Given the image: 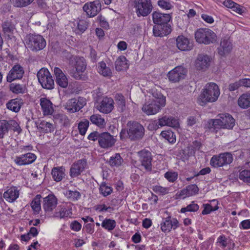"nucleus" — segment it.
<instances>
[{"mask_svg":"<svg viewBox=\"0 0 250 250\" xmlns=\"http://www.w3.org/2000/svg\"><path fill=\"white\" fill-rule=\"evenodd\" d=\"M87 138L90 141L97 140L99 146L104 149H109L113 147L117 141L115 136L107 131H93L88 135Z\"/></svg>","mask_w":250,"mask_h":250,"instance_id":"1","label":"nucleus"},{"mask_svg":"<svg viewBox=\"0 0 250 250\" xmlns=\"http://www.w3.org/2000/svg\"><path fill=\"white\" fill-rule=\"evenodd\" d=\"M220 95L218 85L214 83L206 84L203 92L200 94L198 100L200 104H206L208 102L216 101Z\"/></svg>","mask_w":250,"mask_h":250,"instance_id":"2","label":"nucleus"},{"mask_svg":"<svg viewBox=\"0 0 250 250\" xmlns=\"http://www.w3.org/2000/svg\"><path fill=\"white\" fill-rule=\"evenodd\" d=\"M24 40L27 48L33 52H36L42 50L46 45L45 40L39 34H28Z\"/></svg>","mask_w":250,"mask_h":250,"instance_id":"3","label":"nucleus"},{"mask_svg":"<svg viewBox=\"0 0 250 250\" xmlns=\"http://www.w3.org/2000/svg\"><path fill=\"white\" fill-rule=\"evenodd\" d=\"M196 41L199 43L209 44L217 40L216 34L211 29L201 28L197 29L194 34Z\"/></svg>","mask_w":250,"mask_h":250,"instance_id":"4","label":"nucleus"},{"mask_svg":"<svg viewBox=\"0 0 250 250\" xmlns=\"http://www.w3.org/2000/svg\"><path fill=\"white\" fill-rule=\"evenodd\" d=\"M132 4L135 9L138 17H146L152 11L153 5L151 0H132Z\"/></svg>","mask_w":250,"mask_h":250,"instance_id":"5","label":"nucleus"},{"mask_svg":"<svg viewBox=\"0 0 250 250\" xmlns=\"http://www.w3.org/2000/svg\"><path fill=\"white\" fill-rule=\"evenodd\" d=\"M233 160L232 155L230 153L225 152L213 155L210 159V165L213 167L218 168L230 164Z\"/></svg>","mask_w":250,"mask_h":250,"instance_id":"6","label":"nucleus"},{"mask_svg":"<svg viewBox=\"0 0 250 250\" xmlns=\"http://www.w3.org/2000/svg\"><path fill=\"white\" fill-rule=\"evenodd\" d=\"M37 77L39 82L43 88L47 89L54 88V80L47 68H41L37 73Z\"/></svg>","mask_w":250,"mask_h":250,"instance_id":"7","label":"nucleus"},{"mask_svg":"<svg viewBox=\"0 0 250 250\" xmlns=\"http://www.w3.org/2000/svg\"><path fill=\"white\" fill-rule=\"evenodd\" d=\"M128 138L132 141L141 139L145 134V128L140 123L136 122L128 123Z\"/></svg>","mask_w":250,"mask_h":250,"instance_id":"8","label":"nucleus"},{"mask_svg":"<svg viewBox=\"0 0 250 250\" xmlns=\"http://www.w3.org/2000/svg\"><path fill=\"white\" fill-rule=\"evenodd\" d=\"M86 64L83 58H77L75 67L69 70V74L76 80H81L83 73L85 71Z\"/></svg>","mask_w":250,"mask_h":250,"instance_id":"9","label":"nucleus"},{"mask_svg":"<svg viewBox=\"0 0 250 250\" xmlns=\"http://www.w3.org/2000/svg\"><path fill=\"white\" fill-rule=\"evenodd\" d=\"M85 104V99L79 97L78 98H72L68 100L65 108L69 112L75 113L82 109Z\"/></svg>","mask_w":250,"mask_h":250,"instance_id":"10","label":"nucleus"},{"mask_svg":"<svg viewBox=\"0 0 250 250\" xmlns=\"http://www.w3.org/2000/svg\"><path fill=\"white\" fill-rule=\"evenodd\" d=\"M139 157V161L141 166L146 170L150 171L152 170V155L151 152L147 150L143 149L138 152Z\"/></svg>","mask_w":250,"mask_h":250,"instance_id":"11","label":"nucleus"},{"mask_svg":"<svg viewBox=\"0 0 250 250\" xmlns=\"http://www.w3.org/2000/svg\"><path fill=\"white\" fill-rule=\"evenodd\" d=\"M101 3L99 0L90 1L85 3L83 10L89 18L96 16L101 10Z\"/></svg>","mask_w":250,"mask_h":250,"instance_id":"12","label":"nucleus"},{"mask_svg":"<svg viewBox=\"0 0 250 250\" xmlns=\"http://www.w3.org/2000/svg\"><path fill=\"white\" fill-rule=\"evenodd\" d=\"M187 73L186 69L182 66H178L170 71L167 77L170 82L176 83L185 79Z\"/></svg>","mask_w":250,"mask_h":250,"instance_id":"13","label":"nucleus"},{"mask_svg":"<svg viewBox=\"0 0 250 250\" xmlns=\"http://www.w3.org/2000/svg\"><path fill=\"white\" fill-rule=\"evenodd\" d=\"M58 200L53 194H49L43 198L42 208L46 213L49 214L56 208Z\"/></svg>","mask_w":250,"mask_h":250,"instance_id":"14","label":"nucleus"},{"mask_svg":"<svg viewBox=\"0 0 250 250\" xmlns=\"http://www.w3.org/2000/svg\"><path fill=\"white\" fill-rule=\"evenodd\" d=\"M87 166V161L82 159L74 163L70 169V176L71 178L76 177L80 175Z\"/></svg>","mask_w":250,"mask_h":250,"instance_id":"15","label":"nucleus"},{"mask_svg":"<svg viewBox=\"0 0 250 250\" xmlns=\"http://www.w3.org/2000/svg\"><path fill=\"white\" fill-rule=\"evenodd\" d=\"M217 121L219 127L227 129H232L235 122V119L228 113L221 115Z\"/></svg>","mask_w":250,"mask_h":250,"instance_id":"16","label":"nucleus"},{"mask_svg":"<svg viewBox=\"0 0 250 250\" xmlns=\"http://www.w3.org/2000/svg\"><path fill=\"white\" fill-rule=\"evenodd\" d=\"M211 60V58L206 54H199L195 62V66L198 70L205 71L210 66Z\"/></svg>","mask_w":250,"mask_h":250,"instance_id":"17","label":"nucleus"},{"mask_svg":"<svg viewBox=\"0 0 250 250\" xmlns=\"http://www.w3.org/2000/svg\"><path fill=\"white\" fill-rule=\"evenodd\" d=\"M24 71L22 66L19 64L15 65L7 76V81L11 83L16 79L22 78Z\"/></svg>","mask_w":250,"mask_h":250,"instance_id":"18","label":"nucleus"},{"mask_svg":"<svg viewBox=\"0 0 250 250\" xmlns=\"http://www.w3.org/2000/svg\"><path fill=\"white\" fill-rule=\"evenodd\" d=\"M179 227V222L176 218H171L168 216L163 219L161 224V229L164 232H169L172 229H175Z\"/></svg>","mask_w":250,"mask_h":250,"instance_id":"19","label":"nucleus"},{"mask_svg":"<svg viewBox=\"0 0 250 250\" xmlns=\"http://www.w3.org/2000/svg\"><path fill=\"white\" fill-rule=\"evenodd\" d=\"M36 159V156L34 153L28 152L16 157L14 162L18 166L27 165L32 164Z\"/></svg>","mask_w":250,"mask_h":250,"instance_id":"20","label":"nucleus"},{"mask_svg":"<svg viewBox=\"0 0 250 250\" xmlns=\"http://www.w3.org/2000/svg\"><path fill=\"white\" fill-rule=\"evenodd\" d=\"M114 101L111 98L104 97L97 106V109L101 112L109 113L114 108Z\"/></svg>","mask_w":250,"mask_h":250,"instance_id":"21","label":"nucleus"},{"mask_svg":"<svg viewBox=\"0 0 250 250\" xmlns=\"http://www.w3.org/2000/svg\"><path fill=\"white\" fill-rule=\"evenodd\" d=\"M171 32V26L168 23L155 25L153 28V33L155 37H163Z\"/></svg>","mask_w":250,"mask_h":250,"instance_id":"22","label":"nucleus"},{"mask_svg":"<svg viewBox=\"0 0 250 250\" xmlns=\"http://www.w3.org/2000/svg\"><path fill=\"white\" fill-rule=\"evenodd\" d=\"M162 107L163 106L155 101L150 100L143 106L142 110L148 115H154L158 113Z\"/></svg>","mask_w":250,"mask_h":250,"instance_id":"23","label":"nucleus"},{"mask_svg":"<svg viewBox=\"0 0 250 250\" xmlns=\"http://www.w3.org/2000/svg\"><path fill=\"white\" fill-rule=\"evenodd\" d=\"M54 73L56 77L57 84L62 88H66L68 86V81L62 71L60 68L55 67Z\"/></svg>","mask_w":250,"mask_h":250,"instance_id":"24","label":"nucleus"},{"mask_svg":"<svg viewBox=\"0 0 250 250\" xmlns=\"http://www.w3.org/2000/svg\"><path fill=\"white\" fill-rule=\"evenodd\" d=\"M1 27L4 36L7 39H11L13 37L15 25L11 20H5L2 22Z\"/></svg>","mask_w":250,"mask_h":250,"instance_id":"25","label":"nucleus"},{"mask_svg":"<svg viewBox=\"0 0 250 250\" xmlns=\"http://www.w3.org/2000/svg\"><path fill=\"white\" fill-rule=\"evenodd\" d=\"M176 46L181 51H188L192 49L193 44L188 38L184 36H178L176 40Z\"/></svg>","mask_w":250,"mask_h":250,"instance_id":"26","label":"nucleus"},{"mask_svg":"<svg viewBox=\"0 0 250 250\" xmlns=\"http://www.w3.org/2000/svg\"><path fill=\"white\" fill-rule=\"evenodd\" d=\"M160 127L168 126L172 127H177L179 126L177 119L172 116H163L158 119Z\"/></svg>","mask_w":250,"mask_h":250,"instance_id":"27","label":"nucleus"},{"mask_svg":"<svg viewBox=\"0 0 250 250\" xmlns=\"http://www.w3.org/2000/svg\"><path fill=\"white\" fill-rule=\"evenodd\" d=\"M170 19L169 14H163L156 11L152 14L153 21L156 25L168 23Z\"/></svg>","mask_w":250,"mask_h":250,"instance_id":"28","label":"nucleus"},{"mask_svg":"<svg viewBox=\"0 0 250 250\" xmlns=\"http://www.w3.org/2000/svg\"><path fill=\"white\" fill-rule=\"evenodd\" d=\"M40 102L42 111L44 115H51L53 113V104L50 100L46 98H41Z\"/></svg>","mask_w":250,"mask_h":250,"instance_id":"29","label":"nucleus"},{"mask_svg":"<svg viewBox=\"0 0 250 250\" xmlns=\"http://www.w3.org/2000/svg\"><path fill=\"white\" fill-rule=\"evenodd\" d=\"M19 190L16 187L10 188L3 193V197L9 202H14L19 197Z\"/></svg>","mask_w":250,"mask_h":250,"instance_id":"30","label":"nucleus"},{"mask_svg":"<svg viewBox=\"0 0 250 250\" xmlns=\"http://www.w3.org/2000/svg\"><path fill=\"white\" fill-rule=\"evenodd\" d=\"M23 104L21 99L16 98L9 101L6 104V107L8 109L17 113L20 110Z\"/></svg>","mask_w":250,"mask_h":250,"instance_id":"31","label":"nucleus"},{"mask_svg":"<svg viewBox=\"0 0 250 250\" xmlns=\"http://www.w3.org/2000/svg\"><path fill=\"white\" fill-rule=\"evenodd\" d=\"M51 174L54 181L57 182H60L65 176V168L63 167H53L52 169Z\"/></svg>","mask_w":250,"mask_h":250,"instance_id":"32","label":"nucleus"},{"mask_svg":"<svg viewBox=\"0 0 250 250\" xmlns=\"http://www.w3.org/2000/svg\"><path fill=\"white\" fill-rule=\"evenodd\" d=\"M232 49V45L229 41L227 39H222L220 46L218 48V53L223 56L229 53Z\"/></svg>","mask_w":250,"mask_h":250,"instance_id":"33","label":"nucleus"},{"mask_svg":"<svg viewBox=\"0 0 250 250\" xmlns=\"http://www.w3.org/2000/svg\"><path fill=\"white\" fill-rule=\"evenodd\" d=\"M89 120L93 125L99 128H104L105 126L106 122L104 118L100 114H93L89 117Z\"/></svg>","mask_w":250,"mask_h":250,"instance_id":"34","label":"nucleus"},{"mask_svg":"<svg viewBox=\"0 0 250 250\" xmlns=\"http://www.w3.org/2000/svg\"><path fill=\"white\" fill-rule=\"evenodd\" d=\"M115 65L116 70L118 71L126 70L128 68L127 60L124 56L119 57L115 62Z\"/></svg>","mask_w":250,"mask_h":250,"instance_id":"35","label":"nucleus"},{"mask_svg":"<svg viewBox=\"0 0 250 250\" xmlns=\"http://www.w3.org/2000/svg\"><path fill=\"white\" fill-rule=\"evenodd\" d=\"M124 162V159L119 153H116L111 156L107 162V163L111 167H119Z\"/></svg>","mask_w":250,"mask_h":250,"instance_id":"36","label":"nucleus"},{"mask_svg":"<svg viewBox=\"0 0 250 250\" xmlns=\"http://www.w3.org/2000/svg\"><path fill=\"white\" fill-rule=\"evenodd\" d=\"M238 104L242 108L250 107V93L243 94L238 100Z\"/></svg>","mask_w":250,"mask_h":250,"instance_id":"37","label":"nucleus"},{"mask_svg":"<svg viewBox=\"0 0 250 250\" xmlns=\"http://www.w3.org/2000/svg\"><path fill=\"white\" fill-rule=\"evenodd\" d=\"M152 95L153 99L151 101H155V103L160 104L164 107L166 105V97L159 91L157 90L152 91Z\"/></svg>","mask_w":250,"mask_h":250,"instance_id":"38","label":"nucleus"},{"mask_svg":"<svg viewBox=\"0 0 250 250\" xmlns=\"http://www.w3.org/2000/svg\"><path fill=\"white\" fill-rule=\"evenodd\" d=\"M98 71L101 75L104 77H110L112 75L111 69L107 66L106 63L103 61L98 63Z\"/></svg>","mask_w":250,"mask_h":250,"instance_id":"39","label":"nucleus"},{"mask_svg":"<svg viewBox=\"0 0 250 250\" xmlns=\"http://www.w3.org/2000/svg\"><path fill=\"white\" fill-rule=\"evenodd\" d=\"M115 100L118 106V110L123 112L126 109L125 100V97L121 94H117L115 96Z\"/></svg>","mask_w":250,"mask_h":250,"instance_id":"40","label":"nucleus"},{"mask_svg":"<svg viewBox=\"0 0 250 250\" xmlns=\"http://www.w3.org/2000/svg\"><path fill=\"white\" fill-rule=\"evenodd\" d=\"M40 194H38L31 203V207L35 213L38 214L41 210Z\"/></svg>","mask_w":250,"mask_h":250,"instance_id":"41","label":"nucleus"},{"mask_svg":"<svg viewBox=\"0 0 250 250\" xmlns=\"http://www.w3.org/2000/svg\"><path fill=\"white\" fill-rule=\"evenodd\" d=\"M10 90L14 93L23 94L25 92L26 88L24 84L12 83L10 85Z\"/></svg>","mask_w":250,"mask_h":250,"instance_id":"42","label":"nucleus"},{"mask_svg":"<svg viewBox=\"0 0 250 250\" xmlns=\"http://www.w3.org/2000/svg\"><path fill=\"white\" fill-rule=\"evenodd\" d=\"M102 227L108 231L113 230L116 226V221L113 219L105 218L102 223Z\"/></svg>","mask_w":250,"mask_h":250,"instance_id":"43","label":"nucleus"},{"mask_svg":"<svg viewBox=\"0 0 250 250\" xmlns=\"http://www.w3.org/2000/svg\"><path fill=\"white\" fill-rule=\"evenodd\" d=\"M39 128L46 133L53 132L55 129L54 125L45 121H42L40 123Z\"/></svg>","mask_w":250,"mask_h":250,"instance_id":"44","label":"nucleus"},{"mask_svg":"<svg viewBox=\"0 0 250 250\" xmlns=\"http://www.w3.org/2000/svg\"><path fill=\"white\" fill-rule=\"evenodd\" d=\"M161 135L171 144H173L176 142V136L171 130L163 131Z\"/></svg>","mask_w":250,"mask_h":250,"instance_id":"45","label":"nucleus"},{"mask_svg":"<svg viewBox=\"0 0 250 250\" xmlns=\"http://www.w3.org/2000/svg\"><path fill=\"white\" fill-rule=\"evenodd\" d=\"M10 125L6 120L0 121V138H3L4 135L8 131Z\"/></svg>","mask_w":250,"mask_h":250,"instance_id":"46","label":"nucleus"},{"mask_svg":"<svg viewBox=\"0 0 250 250\" xmlns=\"http://www.w3.org/2000/svg\"><path fill=\"white\" fill-rule=\"evenodd\" d=\"M239 178L243 182L247 184H250V170L247 169L240 171Z\"/></svg>","mask_w":250,"mask_h":250,"instance_id":"47","label":"nucleus"},{"mask_svg":"<svg viewBox=\"0 0 250 250\" xmlns=\"http://www.w3.org/2000/svg\"><path fill=\"white\" fill-rule=\"evenodd\" d=\"M65 195L72 201H76L80 199L81 194L80 192L77 190H68L66 192Z\"/></svg>","mask_w":250,"mask_h":250,"instance_id":"48","label":"nucleus"},{"mask_svg":"<svg viewBox=\"0 0 250 250\" xmlns=\"http://www.w3.org/2000/svg\"><path fill=\"white\" fill-rule=\"evenodd\" d=\"M172 3L173 2L170 0H159L157 2L158 5L165 10L171 9L173 7Z\"/></svg>","mask_w":250,"mask_h":250,"instance_id":"49","label":"nucleus"},{"mask_svg":"<svg viewBox=\"0 0 250 250\" xmlns=\"http://www.w3.org/2000/svg\"><path fill=\"white\" fill-rule=\"evenodd\" d=\"M199 206L197 204L192 202L190 204L188 205L186 207L182 208L180 212L181 213H185L187 211L195 212L199 209Z\"/></svg>","mask_w":250,"mask_h":250,"instance_id":"50","label":"nucleus"},{"mask_svg":"<svg viewBox=\"0 0 250 250\" xmlns=\"http://www.w3.org/2000/svg\"><path fill=\"white\" fill-rule=\"evenodd\" d=\"M213 202H216V204L214 207H212L210 204H204L203 206L204 207V209L202 212V214H208L210 213L212 211H215L218 209V207L217 206V202L215 200H212Z\"/></svg>","mask_w":250,"mask_h":250,"instance_id":"51","label":"nucleus"},{"mask_svg":"<svg viewBox=\"0 0 250 250\" xmlns=\"http://www.w3.org/2000/svg\"><path fill=\"white\" fill-rule=\"evenodd\" d=\"M89 122L86 119L84 120L83 121L81 122L79 124L78 129L81 135H84L85 134L89 126Z\"/></svg>","mask_w":250,"mask_h":250,"instance_id":"52","label":"nucleus"},{"mask_svg":"<svg viewBox=\"0 0 250 250\" xmlns=\"http://www.w3.org/2000/svg\"><path fill=\"white\" fill-rule=\"evenodd\" d=\"M56 119L64 126H68L70 125V120L65 115L58 114L56 116Z\"/></svg>","mask_w":250,"mask_h":250,"instance_id":"53","label":"nucleus"},{"mask_svg":"<svg viewBox=\"0 0 250 250\" xmlns=\"http://www.w3.org/2000/svg\"><path fill=\"white\" fill-rule=\"evenodd\" d=\"M165 178L169 182H174L178 178V173L176 172L167 171L164 175Z\"/></svg>","mask_w":250,"mask_h":250,"instance_id":"54","label":"nucleus"},{"mask_svg":"<svg viewBox=\"0 0 250 250\" xmlns=\"http://www.w3.org/2000/svg\"><path fill=\"white\" fill-rule=\"evenodd\" d=\"M217 121V119H210L208 121L205 126L206 128L209 129H213V130H215L216 128H219L220 127L218 125V122Z\"/></svg>","mask_w":250,"mask_h":250,"instance_id":"55","label":"nucleus"},{"mask_svg":"<svg viewBox=\"0 0 250 250\" xmlns=\"http://www.w3.org/2000/svg\"><path fill=\"white\" fill-rule=\"evenodd\" d=\"M100 192L106 197L111 193L112 189L108 186H106L105 184H102L100 188Z\"/></svg>","mask_w":250,"mask_h":250,"instance_id":"56","label":"nucleus"},{"mask_svg":"<svg viewBox=\"0 0 250 250\" xmlns=\"http://www.w3.org/2000/svg\"><path fill=\"white\" fill-rule=\"evenodd\" d=\"M153 190L157 193L165 195L168 193L169 188H164L160 186H155L152 188Z\"/></svg>","mask_w":250,"mask_h":250,"instance_id":"57","label":"nucleus"},{"mask_svg":"<svg viewBox=\"0 0 250 250\" xmlns=\"http://www.w3.org/2000/svg\"><path fill=\"white\" fill-rule=\"evenodd\" d=\"M188 190V196H191L197 194L199 191V188L195 185H190L187 187Z\"/></svg>","mask_w":250,"mask_h":250,"instance_id":"58","label":"nucleus"},{"mask_svg":"<svg viewBox=\"0 0 250 250\" xmlns=\"http://www.w3.org/2000/svg\"><path fill=\"white\" fill-rule=\"evenodd\" d=\"M87 27L88 23L86 21L84 20L80 21L78 23V29L82 33L86 30V29L87 28Z\"/></svg>","mask_w":250,"mask_h":250,"instance_id":"59","label":"nucleus"},{"mask_svg":"<svg viewBox=\"0 0 250 250\" xmlns=\"http://www.w3.org/2000/svg\"><path fill=\"white\" fill-rule=\"evenodd\" d=\"M160 125L158 122V120H156L151 122L148 125V129L150 130H156L160 128Z\"/></svg>","mask_w":250,"mask_h":250,"instance_id":"60","label":"nucleus"},{"mask_svg":"<svg viewBox=\"0 0 250 250\" xmlns=\"http://www.w3.org/2000/svg\"><path fill=\"white\" fill-rule=\"evenodd\" d=\"M97 20L99 21L100 26L103 28L107 29L108 27V23L106 21L105 18L104 17H103L102 16H99L97 17Z\"/></svg>","mask_w":250,"mask_h":250,"instance_id":"61","label":"nucleus"},{"mask_svg":"<svg viewBox=\"0 0 250 250\" xmlns=\"http://www.w3.org/2000/svg\"><path fill=\"white\" fill-rule=\"evenodd\" d=\"M70 227L72 230L75 231H79L82 228V225L77 221L75 220L71 222Z\"/></svg>","mask_w":250,"mask_h":250,"instance_id":"62","label":"nucleus"},{"mask_svg":"<svg viewBox=\"0 0 250 250\" xmlns=\"http://www.w3.org/2000/svg\"><path fill=\"white\" fill-rule=\"evenodd\" d=\"M240 87V83L239 80L234 83H229L228 86V89L229 91H234L237 90Z\"/></svg>","mask_w":250,"mask_h":250,"instance_id":"63","label":"nucleus"},{"mask_svg":"<svg viewBox=\"0 0 250 250\" xmlns=\"http://www.w3.org/2000/svg\"><path fill=\"white\" fill-rule=\"evenodd\" d=\"M60 212L61 213V218H64L65 217H67L70 216L72 214L70 210L65 208H62L60 210Z\"/></svg>","mask_w":250,"mask_h":250,"instance_id":"64","label":"nucleus"}]
</instances>
